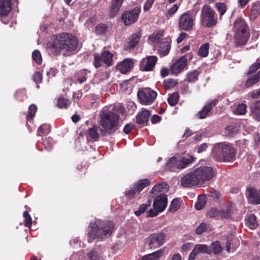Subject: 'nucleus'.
I'll return each mask as SVG.
<instances>
[{
	"label": "nucleus",
	"instance_id": "nucleus-1",
	"mask_svg": "<svg viewBox=\"0 0 260 260\" xmlns=\"http://www.w3.org/2000/svg\"><path fill=\"white\" fill-rule=\"evenodd\" d=\"M78 45V40L74 36L62 33L58 35L53 42L48 44V50L49 53L56 56L60 54L61 50L73 51L76 50Z\"/></svg>",
	"mask_w": 260,
	"mask_h": 260
},
{
	"label": "nucleus",
	"instance_id": "nucleus-2",
	"mask_svg": "<svg viewBox=\"0 0 260 260\" xmlns=\"http://www.w3.org/2000/svg\"><path fill=\"white\" fill-rule=\"evenodd\" d=\"M100 134L105 136L116 132L119 127V116L110 110L107 107H104L100 113Z\"/></svg>",
	"mask_w": 260,
	"mask_h": 260
},
{
	"label": "nucleus",
	"instance_id": "nucleus-3",
	"mask_svg": "<svg viewBox=\"0 0 260 260\" xmlns=\"http://www.w3.org/2000/svg\"><path fill=\"white\" fill-rule=\"evenodd\" d=\"M113 227L114 223L111 221L96 220L94 222L90 223L89 226L88 242H92L95 239L100 241L110 236Z\"/></svg>",
	"mask_w": 260,
	"mask_h": 260
},
{
	"label": "nucleus",
	"instance_id": "nucleus-4",
	"mask_svg": "<svg viewBox=\"0 0 260 260\" xmlns=\"http://www.w3.org/2000/svg\"><path fill=\"white\" fill-rule=\"evenodd\" d=\"M212 155L218 161H232L236 158L235 149L231 146L224 143L214 145L212 149Z\"/></svg>",
	"mask_w": 260,
	"mask_h": 260
},
{
	"label": "nucleus",
	"instance_id": "nucleus-5",
	"mask_svg": "<svg viewBox=\"0 0 260 260\" xmlns=\"http://www.w3.org/2000/svg\"><path fill=\"white\" fill-rule=\"evenodd\" d=\"M217 18L215 11L208 5H204L201 11V23L202 26L210 28L215 26Z\"/></svg>",
	"mask_w": 260,
	"mask_h": 260
},
{
	"label": "nucleus",
	"instance_id": "nucleus-6",
	"mask_svg": "<svg viewBox=\"0 0 260 260\" xmlns=\"http://www.w3.org/2000/svg\"><path fill=\"white\" fill-rule=\"evenodd\" d=\"M246 24L243 20L237 19L235 21L234 39L237 46L244 45L247 42L249 36L246 32Z\"/></svg>",
	"mask_w": 260,
	"mask_h": 260
},
{
	"label": "nucleus",
	"instance_id": "nucleus-7",
	"mask_svg": "<svg viewBox=\"0 0 260 260\" xmlns=\"http://www.w3.org/2000/svg\"><path fill=\"white\" fill-rule=\"evenodd\" d=\"M196 15L190 11L182 14L179 17L178 26L180 30L189 31L194 25Z\"/></svg>",
	"mask_w": 260,
	"mask_h": 260
},
{
	"label": "nucleus",
	"instance_id": "nucleus-8",
	"mask_svg": "<svg viewBox=\"0 0 260 260\" xmlns=\"http://www.w3.org/2000/svg\"><path fill=\"white\" fill-rule=\"evenodd\" d=\"M137 95L140 104L150 105L155 100L157 93L150 88H142L138 90Z\"/></svg>",
	"mask_w": 260,
	"mask_h": 260
},
{
	"label": "nucleus",
	"instance_id": "nucleus-9",
	"mask_svg": "<svg viewBox=\"0 0 260 260\" xmlns=\"http://www.w3.org/2000/svg\"><path fill=\"white\" fill-rule=\"evenodd\" d=\"M166 234L163 232L153 233L146 238L150 248H156L162 246L166 241Z\"/></svg>",
	"mask_w": 260,
	"mask_h": 260
},
{
	"label": "nucleus",
	"instance_id": "nucleus-10",
	"mask_svg": "<svg viewBox=\"0 0 260 260\" xmlns=\"http://www.w3.org/2000/svg\"><path fill=\"white\" fill-rule=\"evenodd\" d=\"M200 183L203 184L205 181L212 179L214 175V170L211 167H200L194 170Z\"/></svg>",
	"mask_w": 260,
	"mask_h": 260
},
{
	"label": "nucleus",
	"instance_id": "nucleus-11",
	"mask_svg": "<svg viewBox=\"0 0 260 260\" xmlns=\"http://www.w3.org/2000/svg\"><path fill=\"white\" fill-rule=\"evenodd\" d=\"M192 58V55L190 53L179 58L175 62H174L170 68V71L173 75H178L187 66V60H190Z\"/></svg>",
	"mask_w": 260,
	"mask_h": 260
},
{
	"label": "nucleus",
	"instance_id": "nucleus-12",
	"mask_svg": "<svg viewBox=\"0 0 260 260\" xmlns=\"http://www.w3.org/2000/svg\"><path fill=\"white\" fill-rule=\"evenodd\" d=\"M150 181L147 179H141L132 185L130 189L125 192V196L127 198H132L136 193H140L145 187L149 185Z\"/></svg>",
	"mask_w": 260,
	"mask_h": 260
},
{
	"label": "nucleus",
	"instance_id": "nucleus-13",
	"mask_svg": "<svg viewBox=\"0 0 260 260\" xmlns=\"http://www.w3.org/2000/svg\"><path fill=\"white\" fill-rule=\"evenodd\" d=\"M157 61V57L155 55L147 56L141 60L139 68L141 71L149 72L153 71Z\"/></svg>",
	"mask_w": 260,
	"mask_h": 260
},
{
	"label": "nucleus",
	"instance_id": "nucleus-14",
	"mask_svg": "<svg viewBox=\"0 0 260 260\" xmlns=\"http://www.w3.org/2000/svg\"><path fill=\"white\" fill-rule=\"evenodd\" d=\"M140 10L136 8L132 10L124 12L122 16L121 19L126 25L135 23L138 19Z\"/></svg>",
	"mask_w": 260,
	"mask_h": 260
},
{
	"label": "nucleus",
	"instance_id": "nucleus-15",
	"mask_svg": "<svg viewBox=\"0 0 260 260\" xmlns=\"http://www.w3.org/2000/svg\"><path fill=\"white\" fill-rule=\"evenodd\" d=\"M181 183L182 186L184 187L197 186L200 183L194 171L190 172L182 177Z\"/></svg>",
	"mask_w": 260,
	"mask_h": 260
},
{
	"label": "nucleus",
	"instance_id": "nucleus-16",
	"mask_svg": "<svg viewBox=\"0 0 260 260\" xmlns=\"http://www.w3.org/2000/svg\"><path fill=\"white\" fill-rule=\"evenodd\" d=\"M167 206V197L162 194L157 197L154 200L153 207L155 210L161 212L163 211Z\"/></svg>",
	"mask_w": 260,
	"mask_h": 260
},
{
	"label": "nucleus",
	"instance_id": "nucleus-17",
	"mask_svg": "<svg viewBox=\"0 0 260 260\" xmlns=\"http://www.w3.org/2000/svg\"><path fill=\"white\" fill-rule=\"evenodd\" d=\"M133 66V59L125 58L116 65V69L122 74H126L132 70Z\"/></svg>",
	"mask_w": 260,
	"mask_h": 260
},
{
	"label": "nucleus",
	"instance_id": "nucleus-18",
	"mask_svg": "<svg viewBox=\"0 0 260 260\" xmlns=\"http://www.w3.org/2000/svg\"><path fill=\"white\" fill-rule=\"evenodd\" d=\"M171 39L166 38L163 39L156 47L158 48V52L161 56H165L168 54L171 48Z\"/></svg>",
	"mask_w": 260,
	"mask_h": 260
},
{
	"label": "nucleus",
	"instance_id": "nucleus-19",
	"mask_svg": "<svg viewBox=\"0 0 260 260\" xmlns=\"http://www.w3.org/2000/svg\"><path fill=\"white\" fill-rule=\"evenodd\" d=\"M141 34L140 31H137L129 38L128 40L125 43V50L133 49L139 43Z\"/></svg>",
	"mask_w": 260,
	"mask_h": 260
},
{
	"label": "nucleus",
	"instance_id": "nucleus-20",
	"mask_svg": "<svg viewBox=\"0 0 260 260\" xmlns=\"http://www.w3.org/2000/svg\"><path fill=\"white\" fill-rule=\"evenodd\" d=\"M217 100H214L206 104L201 111H200L197 114L198 118L200 119H203L206 118L211 109L217 104Z\"/></svg>",
	"mask_w": 260,
	"mask_h": 260
},
{
	"label": "nucleus",
	"instance_id": "nucleus-21",
	"mask_svg": "<svg viewBox=\"0 0 260 260\" xmlns=\"http://www.w3.org/2000/svg\"><path fill=\"white\" fill-rule=\"evenodd\" d=\"M165 38H164V31L160 30L154 32L149 37V43L155 47Z\"/></svg>",
	"mask_w": 260,
	"mask_h": 260
},
{
	"label": "nucleus",
	"instance_id": "nucleus-22",
	"mask_svg": "<svg viewBox=\"0 0 260 260\" xmlns=\"http://www.w3.org/2000/svg\"><path fill=\"white\" fill-rule=\"evenodd\" d=\"M250 115L255 120L260 121V100L251 104Z\"/></svg>",
	"mask_w": 260,
	"mask_h": 260
},
{
	"label": "nucleus",
	"instance_id": "nucleus-23",
	"mask_svg": "<svg viewBox=\"0 0 260 260\" xmlns=\"http://www.w3.org/2000/svg\"><path fill=\"white\" fill-rule=\"evenodd\" d=\"M11 0H0V17L8 15L11 10Z\"/></svg>",
	"mask_w": 260,
	"mask_h": 260
},
{
	"label": "nucleus",
	"instance_id": "nucleus-24",
	"mask_svg": "<svg viewBox=\"0 0 260 260\" xmlns=\"http://www.w3.org/2000/svg\"><path fill=\"white\" fill-rule=\"evenodd\" d=\"M151 114L150 111L145 109H142L136 116V122L138 124H143L148 121L149 116Z\"/></svg>",
	"mask_w": 260,
	"mask_h": 260
},
{
	"label": "nucleus",
	"instance_id": "nucleus-25",
	"mask_svg": "<svg viewBox=\"0 0 260 260\" xmlns=\"http://www.w3.org/2000/svg\"><path fill=\"white\" fill-rule=\"evenodd\" d=\"M123 0H112L110 6L109 14L111 17L116 16L121 8Z\"/></svg>",
	"mask_w": 260,
	"mask_h": 260
},
{
	"label": "nucleus",
	"instance_id": "nucleus-26",
	"mask_svg": "<svg viewBox=\"0 0 260 260\" xmlns=\"http://www.w3.org/2000/svg\"><path fill=\"white\" fill-rule=\"evenodd\" d=\"M248 197L249 201L255 204H260V190L250 188L247 189Z\"/></svg>",
	"mask_w": 260,
	"mask_h": 260
},
{
	"label": "nucleus",
	"instance_id": "nucleus-27",
	"mask_svg": "<svg viewBox=\"0 0 260 260\" xmlns=\"http://www.w3.org/2000/svg\"><path fill=\"white\" fill-rule=\"evenodd\" d=\"M178 159L176 157L170 158L166 164V169L172 171L176 172L179 170Z\"/></svg>",
	"mask_w": 260,
	"mask_h": 260
},
{
	"label": "nucleus",
	"instance_id": "nucleus-28",
	"mask_svg": "<svg viewBox=\"0 0 260 260\" xmlns=\"http://www.w3.org/2000/svg\"><path fill=\"white\" fill-rule=\"evenodd\" d=\"M196 255L199 253H207L210 254L211 251L210 250L209 247L205 244H197L192 250Z\"/></svg>",
	"mask_w": 260,
	"mask_h": 260
},
{
	"label": "nucleus",
	"instance_id": "nucleus-29",
	"mask_svg": "<svg viewBox=\"0 0 260 260\" xmlns=\"http://www.w3.org/2000/svg\"><path fill=\"white\" fill-rule=\"evenodd\" d=\"M103 62H104L107 66L110 67L113 63V54L107 51H105L102 52L101 55Z\"/></svg>",
	"mask_w": 260,
	"mask_h": 260
},
{
	"label": "nucleus",
	"instance_id": "nucleus-30",
	"mask_svg": "<svg viewBox=\"0 0 260 260\" xmlns=\"http://www.w3.org/2000/svg\"><path fill=\"white\" fill-rule=\"evenodd\" d=\"M164 253L163 250H159L144 256L142 260H159Z\"/></svg>",
	"mask_w": 260,
	"mask_h": 260
},
{
	"label": "nucleus",
	"instance_id": "nucleus-31",
	"mask_svg": "<svg viewBox=\"0 0 260 260\" xmlns=\"http://www.w3.org/2000/svg\"><path fill=\"white\" fill-rule=\"evenodd\" d=\"M88 73L86 70H81L77 72L75 76V82L82 84L86 80Z\"/></svg>",
	"mask_w": 260,
	"mask_h": 260
},
{
	"label": "nucleus",
	"instance_id": "nucleus-32",
	"mask_svg": "<svg viewBox=\"0 0 260 260\" xmlns=\"http://www.w3.org/2000/svg\"><path fill=\"white\" fill-rule=\"evenodd\" d=\"M179 170L183 169L186 168L189 164H191L193 161L192 157L186 158L182 157L178 158Z\"/></svg>",
	"mask_w": 260,
	"mask_h": 260
},
{
	"label": "nucleus",
	"instance_id": "nucleus-33",
	"mask_svg": "<svg viewBox=\"0 0 260 260\" xmlns=\"http://www.w3.org/2000/svg\"><path fill=\"white\" fill-rule=\"evenodd\" d=\"M246 224L251 229H255L257 226L256 216L250 214L247 219Z\"/></svg>",
	"mask_w": 260,
	"mask_h": 260
},
{
	"label": "nucleus",
	"instance_id": "nucleus-34",
	"mask_svg": "<svg viewBox=\"0 0 260 260\" xmlns=\"http://www.w3.org/2000/svg\"><path fill=\"white\" fill-rule=\"evenodd\" d=\"M99 127L97 125H94L89 129V135L91 139L94 141H97L99 139L100 134L98 132Z\"/></svg>",
	"mask_w": 260,
	"mask_h": 260
},
{
	"label": "nucleus",
	"instance_id": "nucleus-35",
	"mask_svg": "<svg viewBox=\"0 0 260 260\" xmlns=\"http://www.w3.org/2000/svg\"><path fill=\"white\" fill-rule=\"evenodd\" d=\"M207 199L205 196H199L195 207L198 210L202 209L206 204Z\"/></svg>",
	"mask_w": 260,
	"mask_h": 260
},
{
	"label": "nucleus",
	"instance_id": "nucleus-36",
	"mask_svg": "<svg viewBox=\"0 0 260 260\" xmlns=\"http://www.w3.org/2000/svg\"><path fill=\"white\" fill-rule=\"evenodd\" d=\"M260 79L257 74L252 77H250L246 81L245 86L246 88H249L256 84Z\"/></svg>",
	"mask_w": 260,
	"mask_h": 260
},
{
	"label": "nucleus",
	"instance_id": "nucleus-37",
	"mask_svg": "<svg viewBox=\"0 0 260 260\" xmlns=\"http://www.w3.org/2000/svg\"><path fill=\"white\" fill-rule=\"evenodd\" d=\"M199 74V72L197 70H194L189 72L187 74V81L189 82H196L198 79Z\"/></svg>",
	"mask_w": 260,
	"mask_h": 260
},
{
	"label": "nucleus",
	"instance_id": "nucleus-38",
	"mask_svg": "<svg viewBox=\"0 0 260 260\" xmlns=\"http://www.w3.org/2000/svg\"><path fill=\"white\" fill-rule=\"evenodd\" d=\"M50 131V126L48 124H44L41 125L37 131V135L41 136L42 134H47Z\"/></svg>",
	"mask_w": 260,
	"mask_h": 260
},
{
	"label": "nucleus",
	"instance_id": "nucleus-39",
	"mask_svg": "<svg viewBox=\"0 0 260 260\" xmlns=\"http://www.w3.org/2000/svg\"><path fill=\"white\" fill-rule=\"evenodd\" d=\"M209 45L208 43L202 45L199 49L198 55L202 57L207 56L209 52Z\"/></svg>",
	"mask_w": 260,
	"mask_h": 260
},
{
	"label": "nucleus",
	"instance_id": "nucleus-40",
	"mask_svg": "<svg viewBox=\"0 0 260 260\" xmlns=\"http://www.w3.org/2000/svg\"><path fill=\"white\" fill-rule=\"evenodd\" d=\"M71 104L70 101L66 99L59 98L57 100V106L59 108H67Z\"/></svg>",
	"mask_w": 260,
	"mask_h": 260
},
{
	"label": "nucleus",
	"instance_id": "nucleus-41",
	"mask_svg": "<svg viewBox=\"0 0 260 260\" xmlns=\"http://www.w3.org/2000/svg\"><path fill=\"white\" fill-rule=\"evenodd\" d=\"M180 207V202L177 199H174L170 206V211L174 212L177 211Z\"/></svg>",
	"mask_w": 260,
	"mask_h": 260
},
{
	"label": "nucleus",
	"instance_id": "nucleus-42",
	"mask_svg": "<svg viewBox=\"0 0 260 260\" xmlns=\"http://www.w3.org/2000/svg\"><path fill=\"white\" fill-rule=\"evenodd\" d=\"M231 206L228 205L225 209H222L220 212H219V215L222 218H229L231 215Z\"/></svg>",
	"mask_w": 260,
	"mask_h": 260
},
{
	"label": "nucleus",
	"instance_id": "nucleus-43",
	"mask_svg": "<svg viewBox=\"0 0 260 260\" xmlns=\"http://www.w3.org/2000/svg\"><path fill=\"white\" fill-rule=\"evenodd\" d=\"M179 97V96L178 93H173L168 98V103L172 106L175 105L178 101Z\"/></svg>",
	"mask_w": 260,
	"mask_h": 260
},
{
	"label": "nucleus",
	"instance_id": "nucleus-44",
	"mask_svg": "<svg viewBox=\"0 0 260 260\" xmlns=\"http://www.w3.org/2000/svg\"><path fill=\"white\" fill-rule=\"evenodd\" d=\"M167 185L166 183H161L155 185L151 189V193H154L155 192H161L165 189L167 188Z\"/></svg>",
	"mask_w": 260,
	"mask_h": 260
},
{
	"label": "nucleus",
	"instance_id": "nucleus-45",
	"mask_svg": "<svg viewBox=\"0 0 260 260\" xmlns=\"http://www.w3.org/2000/svg\"><path fill=\"white\" fill-rule=\"evenodd\" d=\"M247 111V106L244 104H239L235 111V113L239 115H244Z\"/></svg>",
	"mask_w": 260,
	"mask_h": 260
},
{
	"label": "nucleus",
	"instance_id": "nucleus-46",
	"mask_svg": "<svg viewBox=\"0 0 260 260\" xmlns=\"http://www.w3.org/2000/svg\"><path fill=\"white\" fill-rule=\"evenodd\" d=\"M211 247L214 254H218L222 250L220 243L218 241H215L212 243Z\"/></svg>",
	"mask_w": 260,
	"mask_h": 260
},
{
	"label": "nucleus",
	"instance_id": "nucleus-47",
	"mask_svg": "<svg viewBox=\"0 0 260 260\" xmlns=\"http://www.w3.org/2000/svg\"><path fill=\"white\" fill-rule=\"evenodd\" d=\"M150 206V202H148V204H143L140 205L139 209L135 211V214L137 216H140L141 214L145 212L147 208Z\"/></svg>",
	"mask_w": 260,
	"mask_h": 260
},
{
	"label": "nucleus",
	"instance_id": "nucleus-48",
	"mask_svg": "<svg viewBox=\"0 0 260 260\" xmlns=\"http://www.w3.org/2000/svg\"><path fill=\"white\" fill-rule=\"evenodd\" d=\"M210 228V225L206 223H202L196 229V233L198 235L202 234L203 232L208 230Z\"/></svg>",
	"mask_w": 260,
	"mask_h": 260
},
{
	"label": "nucleus",
	"instance_id": "nucleus-49",
	"mask_svg": "<svg viewBox=\"0 0 260 260\" xmlns=\"http://www.w3.org/2000/svg\"><path fill=\"white\" fill-rule=\"evenodd\" d=\"M37 111V107L35 105L32 104L30 105L28 108V114L27 116V119L30 120L32 119L33 117L35 115Z\"/></svg>",
	"mask_w": 260,
	"mask_h": 260
},
{
	"label": "nucleus",
	"instance_id": "nucleus-50",
	"mask_svg": "<svg viewBox=\"0 0 260 260\" xmlns=\"http://www.w3.org/2000/svg\"><path fill=\"white\" fill-rule=\"evenodd\" d=\"M107 29V26L105 24H100L95 28V31L98 35L105 34Z\"/></svg>",
	"mask_w": 260,
	"mask_h": 260
},
{
	"label": "nucleus",
	"instance_id": "nucleus-51",
	"mask_svg": "<svg viewBox=\"0 0 260 260\" xmlns=\"http://www.w3.org/2000/svg\"><path fill=\"white\" fill-rule=\"evenodd\" d=\"M32 57L36 62L39 64H41L42 62V59L41 53L38 50H35L32 54Z\"/></svg>",
	"mask_w": 260,
	"mask_h": 260
},
{
	"label": "nucleus",
	"instance_id": "nucleus-52",
	"mask_svg": "<svg viewBox=\"0 0 260 260\" xmlns=\"http://www.w3.org/2000/svg\"><path fill=\"white\" fill-rule=\"evenodd\" d=\"M216 9L220 12V17H221L226 12L225 5L223 3H216L215 4Z\"/></svg>",
	"mask_w": 260,
	"mask_h": 260
},
{
	"label": "nucleus",
	"instance_id": "nucleus-53",
	"mask_svg": "<svg viewBox=\"0 0 260 260\" xmlns=\"http://www.w3.org/2000/svg\"><path fill=\"white\" fill-rule=\"evenodd\" d=\"M88 260H100V256L98 252L94 250H91L87 254Z\"/></svg>",
	"mask_w": 260,
	"mask_h": 260
},
{
	"label": "nucleus",
	"instance_id": "nucleus-54",
	"mask_svg": "<svg viewBox=\"0 0 260 260\" xmlns=\"http://www.w3.org/2000/svg\"><path fill=\"white\" fill-rule=\"evenodd\" d=\"M23 216L25 218V226L29 228L31 225V218L27 211H25L23 213Z\"/></svg>",
	"mask_w": 260,
	"mask_h": 260
},
{
	"label": "nucleus",
	"instance_id": "nucleus-55",
	"mask_svg": "<svg viewBox=\"0 0 260 260\" xmlns=\"http://www.w3.org/2000/svg\"><path fill=\"white\" fill-rule=\"evenodd\" d=\"M94 67L96 68H99L101 66L102 63L103 62L102 57L101 55H100L99 54H94Z\"/></svg>",
	"mask_w": 260,
	"mask_h": 260
},
{
	"label": "nucleus",
	"instance_id": "nucleus-56",
	"mask_svg": "<svg viewBox=\"0 0 260 260\" xmlns=\"http://www.w3.org/2000/svg\"><path fill=\"white\" fill-rule=\"evenodd\" d=\"M251 15H253L254 16L260 13V5L258 4H253L251 10Z\"/></svg>",
	"mask_w": 260,
	"mask_h": 260
},
{
	"label": "nucleus",
	"instance_id": "nucleus-57",
	"mask_svg": "<svg viewBox=\"0 0 260 260\" xmlns=\"http://www.w3.org/2000/svg\"><path fill=\"white\" fill-rule=\"evenodd\" d=\"M164 84L166 88H171L175 85L176 82L173 79H168L164 81Z\"/></svg>",
	"mask_w": 260,
	"mask_h": 260
},
{
	"label": "nucleus",
	"instance_id": "nucleus-58",
	"mask_svg": "<svg viewBox=\"0 0 260 260\" xmlns=\"http://www.w3.org/2000/svg\"><path fill=\"white\" fill-rule=\"evenodd\" d=\"M259 68H260V63L255 62L250 67L248 73L251 74L252 73L255 72Z\"/></svg>",
	"mask_w": 260,
	"mask_h": 260
},
{
	"label": "nucleus",
	"instance_id": "nucleus-59",
	"mask_svg": "<svg viewBox=\"0 0 260 260\" xmlns=\"http://www.w3.org/2000/svg\"><path fill=\"white\" fill-rule=\"evenodd\" d=\"M219 214V212L215 208L210 209L208 212V215L211 218L217 217Z\"/></svg>",
	"mask_w": 260,
	"mask_h": 260
},
{
	"label": "nucleus",
	"instance_id": "nucleus-60",
	"mask_svg": "<svg viewBox=\"0 0 260 260\" xmlns=\"http://www.w3.org/2000/svg\"><path fill=\"white\" fill-rule=\"evenodd\" d=\"M34 81L36 83H40L42 79V75L40 72H36L33 76Z\"/></svg>",
	"mask_w": 260,
	"mask_h": 260
},
{
	"label": "nucleus",
	"instance_id": "nucleus-61",
	"mask_svg": "<svg viewBox=\"0 0 260 260\" xmlns=\"http://www.w3.org/2000/svg\"><path fill=\"white\" fill-rule=\"evenodd\" d=\"M134 127V125L133 124L131 123L126 124L123 128V132L125 134H128L131 132Z\"/></svg>",
	"mask_w": 260,
	"mask_h": 260
},
{
	"label": "nucleus",
	"instance_id": "nucleus-62",
	"mask_svg": "<svg viewBox=\"0 0 260 260\" xmlns=\"http://www.w3.org/2000/svg\"><path fill=\"white\" fill-rule=\"evenodd\" d=\"M155 0H147L144 6V10L145 11L149 10L152 7Z\"/></svg>",
	"mask_w": 260,
	"mask_h": 260
},
{
	"label": "nucleus",
	"instance_id": "nucleus-63",
	"mask_svg": "<svg viewBox=\"0 0 260 260\" xmlns=\"http://www.w3.org/2000/svg\"><path fill=\"white\" fill-rule=\"evenodd\" d=\"M159 212L157 211V210L154 209H150L149 211H147V216L149 217H154L156 216Z\"/></svg>",
	"mask_w": 260,
	"mask_h": 260
},
{
	"label": "nucleus",
	"instance_id": "nucleus-64",
	"mask_svg": "<svg viewBox=\"0 0 260 260\" xmlns=\"http://www.w3.org/2000/svg\"><path fill=\"white\" fill-rule=\"evenodd\" d=\"M208 146V145L207 143H203L200 145L198 148V152L201 153L205 150Z\"/></svg>",
	"mask_w": 260,
	"mask_h": 260
}]
</instances>
